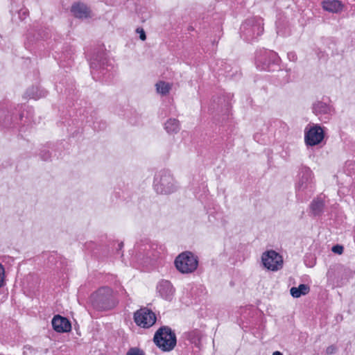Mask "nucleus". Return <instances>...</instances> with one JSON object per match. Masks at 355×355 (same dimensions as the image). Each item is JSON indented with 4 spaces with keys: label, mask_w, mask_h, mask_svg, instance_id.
I'll use <instances>...</instances> for the list:
<instances>
[{
    "label": "nucleus",
    "mask_w": 355,
    "mask_h": 355,
    "mask_svg": "<svg viewBox=\"0 0 355 355\" xmlns=\"http://www.w3.org/2000/svg\"><path fill=\"white\" fill-rule=\"evenodd\" d=\"M154 189L158 194L169 195L178 190V186L173 175L168 171L158 172L154 178Z\"/></svg>",
    "instance_id": "nucleus-1"
},
{
    "label": "nucleus",
    "mask_w": 355,
    "mask_h": 355,
    "mask_svg": "<svg viewBox=\"0 0 355 355\" xmlns=\"http://www.w3.org/2000/svg\"><path fill=\"white\" fill-rule=\"evenodd\" d=\"M93 306L98 310H108L114 308L117 302L115 300L111 288L103 287L91 297Z\"/></svg>",
    "instance_id": "nucleus-2"
},
{
    "label": "nucleus",
    "mask_w": 355,
    "mask_h": 355,
    "mask_svg": "<svg viewBox=\"0 0 355 355\" xmlns=\"http://www.w3.org/2000/svg\"><path fill=\"white\" fill-rule=\"evenodd\" d=\"M154 343L164 352H170L176 345L177 340L175 334L168 327L159 328L155 334Z\"/></svg>",
    "instance_id": "nucleus-3"
},
{
    "label": "nucleus",
    "mask_w": 355,
    "mask_h": 355,
    "mask_svg": "<svg viewBox=\"0 0 355 355\" xmlns=\"http://www.w3.org/2000/svg\"><path fill=\"white\" fill-rule=\"evenodd\" d=\"M175 265L181 273H191L197 269L198 260L192 252L187 251L180 254L175 258Z\"/></svg>",
    "instance_id": "nucleus-4"
},
{
    "label": "nucleus",
    "mask_w": 355,
    "mask_h": 355,
    "mask_svg": "<svg viewBox=\"0 0 355 355\" xmlns=\"http://www.w3.org/2000/svg\"><path fill=\"white\" fill-rule=\"evenodd\" d=\"M261 261L268 270L277 271L282 268V257L274 250H269L262 254Z\"/></svg>",
    "instance_id": "nucleus-5"
},
{
    "label": "nucleus",
    "mask_w": 355,
    "mask_h": 355,
    "mask_svg": "<svg viewBox=\"0 0 355 355\" xmlns=\"http://www.w3.org/2000/svg\"><path fill=\"white\" fill-rule=\"evenodd\" d=\"M134 320L137 325L144 328H148L155 324L156 316L150 309L142 308L135 313Z\"/></svg>",
    "instance_id": "nucleus-6"
},
{
    "label": "nucleus",
    "mask_w": 355,
    "mask_h": 355,
    "mask_svg": "<svg viewBox=\"0 0 355 355\" xmlns=\"http://www.w3.org/2000/svg\"><path fill=\"white\" fill-rule=\"evenodd\" d=\"M324 133L320 125L315 124L305 129L304 141L307 146H313L323 140Z\"/></svg>",
    "instance_id": "nucleus-7"
},
{
    "label": "nucleus",
    "mask_w": 355,
    "mask_h": 355,
    "mask_svg": "<svg viewBox=\"0 0 355 355\" xmlns=\"http://www.w3.org/2000/svg\"><path fill=\"white\" fill-rule=\"evenodd\" d=\"M311 187V171L304 167L300 173V180L295 185L297 191H304Z\"/></svg>",
    "instance_id": "nucleus-8"
},
{
    "label": "nucleus",
    "mask_w": 355,
    "mask_h": 355,
    "mask_svg": "<svg viewBox=\"0 0 355 355\" xmlns=\"http://www.w3.org/2000/svg\"><path fill=\"white\" fill-rule=\"evenodd\" d=\"M53 329L57 332H69L71 331L70 322L59 315H55L51 321Z\"/></svg>",
    "instance_id": "nucleus-9"
},
{
    "label": "nucleus",
    "mask_w": 355,
    "mask_h": 355,
    "mask_svg": "<svg viewBox=\"0 0 355 355\" xmlns=\"http://www.w3.org/2000/svg\"><path fill=\"white\" fill-rule=\"evenodd\" d=\"M157 288L162 298L166 300H171L174 294V288L170 282L167 280L161 281L157 285Z\"/></svg>",
    "instance_id": "nucleus-10"
},
{
    "label": "nucleus",
    "mask_w": 355,
    "mask_h": 355,
    "mask_svg": "<svg viewBox=\"0 0 355 355\" xmlns=\"http://www.w3.org/2000/svg\"><path fill=\"white\" fill-rule=\"evenodd\" d=\"M73 15L80 19H86L90 17V10L83 3L78 2L73 4L71 9Z\"/></svg>",
    "instance_id": "nucleus-11"
},
{
    "label": "nucleus",
    "mask_w": 355,
    "mask_h": 355,
    "mask_svg": "<svg viewBox=\"0 0 355 355\" xmlns=\"http://www.w3.org/2000/svg\"><path fill=\"white\" fill-rule=\"evenodd\" d=\"M270 61H266L264 56H259L257 58L256 65L257 67L261 70H270V65L275 62H277L278 58L275 53H270L268 55Z\"/></svg>",
    "instance_id": "nucleus-12"
},
{
    "label": "nucleus",
    "mask_w": 355,
    "mask_h": 355,
    "mask_svg": "<svg viewBox=\"0 0 355 355\" xmlns=\"http://www.w3.org/2000/svg\"><path fill=\"white\" fill-rule=\"evenodd\" d=\"M313 109L317 115H324V119H320L322 121L326 122L327 120H329V116H327V114L331 112V107L327 103L323 102H318L314 104Z\"/></svg>",
    "instance_id": "nucleus-13"
},
{
    "label": "nucleus",
    "mask_w": 355,
    "mask_h": 355,
    "mask_svg": "<svg viewBox=\"0 0 355 355\" xmlns=\"http://www.w3.org/2000/svg\"><path fill=\"white\" fill-rule=\"evenodd\" d=\"M164 129L170 135L177 134L180 130V121L176 119L171 118L165 122Z\"/></svg>",
    "instance_id": "nucleus-14"
},
{
    "label": "nucleus",
    "mask_w": 355,
    "mask_h": 355,
    "mask_svg": "<svg viewBox=\"0 0 355 355\" xmlns=\"http://www.w3.org/2000/svg\"><path fill=\"white\" fill-rule=\"evenodd\" d=\"M324 10L333 13H338L342 10V4L339 1H324L322 2Z\"/></svg>",
    "instance_id": "nucleus-15"
},
{
    "label": "nucleus",
    "mask_w": 355,
    "mask_h": 355,
    "mask_svg": "<svg viewBox=\"0 0 355 355\" xmlns=\"http://www.w3.org/2000/svg\"><path fill=\"white\" fill-rule=\"evenodd\" d=\"M309 291L310 288L308 285L302 284L298 287H292L290 293L293 297L298 298L302 295H306Z\"/></svg>",
    "instance_id": "nucleus-16"
},
{
    "label": "nucleus",
    "mask_w": 355,
    "mask_h": 355,
    "mask_svg": "<svg viewBox=\"0 0 355 355\" xmlns=\"http://www.w3.org/2000/svg\"><path fill=\"white\" fill-rule=\"evenodd\" d=\"M107 64V60L104 57V55L101 53L95 55L90 62V67L92 69L104 68V66Z\"/></svg>",
    "instance_id": "nucleus-17"
},
{
    "label": "nucleus",
    "mask_w": 355,
    "mask_h": 355,
    "mask_svg": "<svg viewBox=\"0 0 355 355\" xmlns=\"http://www.w3.org/2000/svg\"><path fill=\"white\" fill-rule=\"evenodd\" d=\"M311 210L314 215H319L322 213L324 207V202L322 199L318 198L313 200L311 204Z\"/></svg>",
    "instance_id": "nucleus-18"
},
{
    "label": "nucleus",
    "mask_w": 355,
    "mask_h": 355,
    "mask_svg": "<svg viewBox=\"0 0 355 355\" xmlns=\"http://www.w3.org/2000/svg\"><path fill=\"white\" fill-rule=\"evenodd\" d=\"M157 93L162 95H166L169 93L171 89V85L168 83L159 81L155 85Z\"/></svg>",
    "instance_id": "nucleus-19"
},
{
    "label": "nucleus",
    "mask_w": 355,
    "mask_h": 355,
    "mask_svg": "<svg viewBox=\"0 0 355 355\" xmlns=\"http://www.w3.org/2000/svg\"><path fill=\"white\" fill-rule=\"evenodd\" d=\"M27 94L32 98H40L44 96V92L40 91L37 87H32L27 91Z\"/></svg>",
    "instance_id": "nucleus-20"
},
{
    "label": "nucleus",
    "mask_w": 355,
    "mask_h": 355,
    "mask_svg": "<svg viewBox=\"0 0 355 355\" xmlns=\"http://www.w3.org/2000/svg\"><path fill=\"white\" fill-rule=\"evenodd\" d=\"M187 339L189 340L193 343H196L200 340V334L198 331H193L188 333Z\"/></svg>",
    "instance_id": "nucleus-21"
},
{
    "label": "nucleus",
    "mask_w": 355,
    "mask_h": 355,
    "mask_svg": "<svg viewBox=\"0 0 355 355\" xmlns=\"http://www.w3.org/2000/svg\"><path fill=\"white\" fill-rule=\"evenodd\" d=\"M126 355H145V353L137 347H132L128 351Z\"/></svg>",
    "instance_id": "nucleus-22"
},
{
    "label": "nucleus",
    "mask_w": 355,
    "mask_h": 355,
    "mask_svg": "<svg viewBox=\"0 0 355 355\" xmlns=\"http://www.w3.org/2000/svg\"><path fill=\"white\" fill-rule=\"evenodd\" d=\"M5 279V269L3 265L0 263V288L4 285Z\"/></svg>",
    "instance_id": "nucleus-23"
},
{
    "label": "nucleus",
    "mask_w": 355,
    "mask_h": 355,
    "mask_svg": "<svg viewBox=\"0 0 355 355\" xmlns=\"http://www.w3.org/2000/svg\"><path fill=\"white\" fill-rule=\"evenodd\" d=\"M337 347L335 345H331L327 347L326 354L328 355L335 354L337 352Z\"/></svg>",
    "instance_id": "nucleus-24"
},
{
    "label": "nucleus",
    "mask_w": 355,
    "mask_h": 355,
    "mask_svg": "<svg viewBox=\"0 0 355 355\" xmlns=\"http://www.w3.org/2000/svg\"><path fill=\"white\" fill-rule=\"evenodd\" d=\"M332 252L338 254H341L343 252V247L342 245H336L333 246L331 249Z\"/></svg>",
    "instance_id": "nucleus-25"
},
{
    "label": "nucleus",
    "mask_w": 355,
    "mask_h": 355,
    "mask_svg": "<svg viewBox=\"0 0 355 355\" xmlns=\"http://www.w3.org/2000/svg\"><path fill=\"white\" fill-rule=\"evenodd\" d=\"M137 32L139 34V38H140L142 41L146 40V35L145 31H144V29H143V28H137Z\"/></svg>",
    "instance_id": "nucleus-26"
},
{
    "label": "nucleus",
    "mask_w": 355,
    "mask_h": 355,
    "mask_svg": "<svg viewBox=\"0 0 355 355\" xmlns=\"http://www.w3.org/2000/svg\"><path fill=\"white\" fill-rule=\"evenodd\" d=\"M272 355H283L280 352L276 351L272 353Z\"/></svg>",
    "instance_id": "nucleus-27"
},
{
    "label": "nucleus",
    "mask_w": 355,
    "mask_h": 355,
    "mask_svg": "<svg viewBox=\"0 0 355 355\" xmlns=\"http://www.w3.org/2000/svg\"><path fill=\"white\" fill-rule=\"evenodd\" d=\"M123 247V242H121V243L119 244V250H121Z\"/></svg>",
    "instance_id": "nucleus-28"
},
{
    "label": "nucleus",
    "mask_w": 355,
    "mask_h": 355,
    "mask_svg": "<svg viewBox=\"0 0 355 355\" xmlns=\"http://www.w3.org/2000/svg\"><path fill=\"white\" fill-rule=\"evenodd\" d=\"M21 12L23 13V15H26V11H25V10H24V11L21 10L20 14H21Z\"/></svg>",
    "instance_id": "nucleus-29"
},
{
    "label": "nucleus",
    "mask_w": 355,
    "mask_h": 355,
    "mask_svg": "<svg viewBox=\"0 0 355 355\" xmlns=\"http://www.w3.org/2000/svg\"><path fill=\"white\" fill-rule=\"evenodd\" d=\"M294 57H295V55L293 54L291 57H289V59H291V58L294 59Z\"/></svg>",
    "instance_id": "nucleus-30"
},
{
    "label": "nucleus",
    "mask_w": 355,
    "mask_h": 355,
    "mask_svg": "<svg viewBox=\"0 0 355 355\" xmlns=\"http://www.w3.org/2000/svg\"><path fill=\"white\" fill-rule=\"evenodd\" d=\"M294 57H295V55L293 54L291 57H289V59H291V58L294 59Z\"/></svg>",
    "instance_id": "nucleus-31"
},
{
    "label": "nucleus",
    "mask_w": 355,
    "mask_h": 355,
    "mask_svg": "<svg viewBox=\"0 0 355 355\" xmlns=\"http://www.w3.org/2000/svg\"><path fill=\"white\" fill-rule=\"evenodd\" d=\"M1 112H1V111H0V114H1Z\"/></svg>",
    "instance_id": "nucleus-32"
}]
</instances>
